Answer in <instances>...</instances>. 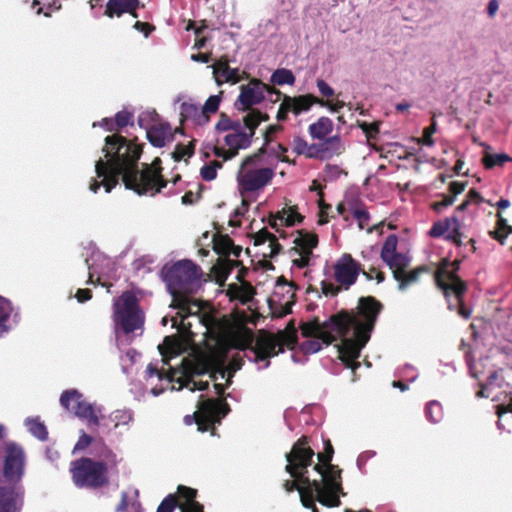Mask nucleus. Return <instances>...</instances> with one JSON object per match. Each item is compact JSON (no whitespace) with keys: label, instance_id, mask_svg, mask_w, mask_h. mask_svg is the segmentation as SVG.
<instances>
[{"label":"nucleus","instance_id":"obj_27","mask_svg":"<svg viewBox=\"0 0 512 512\" xmlns=\"http://www.w3.org/2000/svg\"><path fill=\"white\" fill-rule=\"evenodd\" d=\"M146 137L154 147L162 148L167 141L173 140L171 125L168 122L153 124L147 129Z\"/></svg>","mask_w":512,"mask_h":512},{"label":"nucleus","instance_id":"obj_59","mask_svg":"<svg viewBox=\"0 0 512 512\" xmlns=\"http://www.w3.org/2000/svg\"><path fill=\"white\" fill-rule=\"evenodd\" d=\"M441 405L436 402H430L426 407V416L431 422H438L441 419Z\"/></svg>","mask_w":512,"mask_h":512},{"label":"nucleus","instance_id":"obj_36","mask_svg":"<svg viewBox=\"0 0 512 512\" xmlns=\"http://www.w3.org/2000/svg\"><path fill=\"white\" fill-rule=\"evenodd\" d=\"M466 187L465 182L453 181L449 185L450 195L444 196L442 201L432 204V208L436 212H440L443 208L448 207L454 203L455 197L461 194Z\"/></svg>","mask_w":512,"mask_h":512},{"label":"nucleus","instance_id":"obj_7","mask_svg":"<svg viewBox=\"0 0 512 512\" xmlns=\"http://www.w3.org/2000/svg\"><path fill=\"white\" fill-rule=\"evenodd\" d=\"M397 243V236L389 235L382 246L381 258L391 269L394 279L398 282V288L405 290L416 281V268L407 270L410 258L397 252Z\"/></svg>","mask_w":512,"mask_h":512},{"label":"nucleus","instance_id":"obj_64","mask_svg":"<svg viewBox=\"0 0 512 512\" xmlns=\"http://www.w3.org/2000/svg\"><path fill=\"white\" fill-rule=\"evenodd\" d=\"M316 85L320 94L326 99H329L335 95L334 89L323 79H318Z\"/></svg>","mask_w":512,"mask_h":512},{"label":"nucleus","instance_id":"obj_32","mask_svg":"<svg viewBox=\"0 0 512 512\" xmlns=\"http://www.w3.org/2000/svg\"><path fill=\"white\" fill-rule=\"evenodd\" d=\"M139 0H108L105 15L113 18L120 17L124 13L133 12L139 8Z\"/></svg>","mask_w":512,"mask_h":512},{"label":"nucleus","instance_id":"obj_56","mask_svg":"<svg viewBox=\"0 0 512 512\" xmlns=\"http://www.w3.org/2000/svg\"><path fill=\"white\" fill-rule=\"evenodd\" d=\"M211 67L213 69L214 80L216 81V77L221 78V74L230 68L228 56L222 55Z\"/></svg>","mask_w":512,"mask_h":512},{"label":"nucleus","instance_id":"obj_37","mask_svg":"<svg viewBox=\"0 0 512 512\" xmlns=\"http://www.w3.org/2000/svg\"><path fill=\"white\" fill-rule=\"evenodd\" d=\"M12 311L11 302L0 295V337H3L11 330Z\"/></svg>","mask_w":512,"mask_h":512},{"label":"nucleus","instance_id":"obj_42","mask_svg":"<svg viewBox=\"0 0 512 512\" xmlns=\"http://www.w3.org/2000/svg\"><path fill=\"white\" fill-rule=\"evenodd\" d=\"M223 93V91H220L217 95H211L204 103L201 109L204 115V122L208 123L210 121V115L218 111Z\"/></svg>","mask_w":512,"mask_h":512},{"label":"nucleus","instance_id":"obj_14","mask_svg":"<svg viewBox=\"0 0 512 512\" xmlns=\"http://www.w3.org/2000/svg\"><path fill=\"white\" fill-rule=\"evenodd\" d=\"M26 453L13 441L4 443L3 476L12 485L19 483L25 473Z\"/></svg>","mask_w":512,"mask_h":512},{"label":"nucleus","instance_id":"obj_53","mask_svg":"<svg viewBox=\"0 0 512 512\" xmlns=\"http://www.w3.org/2000/svg\"><path fill=\"white\" fill-rule=\"evenodd\" d=\"M134 115L132 112L127 110H122L116 113L114 117V123L118 127V130L127 127L128 125L133 126Z\"/></svg>","mask_w":512,"mask_h":512},{"label":"nucleus","instance_id":"obj_57","mask_svg":"<svg viewBox=\"0 0 512 512\" xmlns=\"http://www.w3.org/2000/svg\"><path fill=\"white\" fill-rule=\"evenodd\" d=\"M319 225H324L328 223V211L331 209V205L324 201V193H319Z\"/></svg>","mask_w":512,"mask_h":512},{"label":"nucleus","instance_id":"obj_22","mask_svg":"<svg viewBox=\"0 0 512 512\" xmlns=\"http://www.w3.org/2000/svg\"><path fill=\"white\" fill-rule=\"evenodd\" d=\"M263 82L260 79L253 78L248 84L240 86V94L237 97L234 106L238 111L249 113L255 105L260 104L264 99Z\"/></svg>","mask_w":512,"mask_h":512},{"label":"nucleus","instance_id":"obj_33","mask_svg":"<svg viewBox=\"0 0 512 512\" xmlns=\"http://www.w3.org/2000/svg\"><path fill=\"white\" fill-rule=\"evenodd\" d=\"M19 493L13 485L0 486V512H18Z\"/></svg>","mask_w":512,"mask_h":512},{"label":"nucleus","instance_id":"obj_43","mask_svg":"<svg viewBox=\"0 0 512 512\" xmlns=\"http://www.w3.org/2000/svg\"><path fill=\"white\" fill-rule=\"evenodd\" d=\"M132 413L129 410H115L113 411L108 418L105 420L106 423L110 422L113 424L114 429L119 427L120 425H127L132 421Z\"/></svg>","mask_w":512,"mask_h":512},{"label":"nucleus","instance_id":"obj_18","mask_svg":"<svg viewBox=\"0 0 512 512\" xmlns=\"http://www.w3.org/2000/svg\"><path fill=\"white\" fill-rule=\"evenodd\" d=\"M360 273H362L367 280H372L370 273H367L363 266L348 253H344L334 265L335 281L344 290H348L356 283Z\"/></svg>","mask_w":512,"mask_h":512},{"label":"nucleus","instance_id":"obj_29","mask_svg":"<svg viewBox=\"0 0 512 512\" xmlns=\"http://www.w3.org/2000/svg\"><path fill=\"white\" fill-rule=\"evenodd\" d=\"M299 236L294 239L295 246L291 249V251L297 254H304L308 256H313V249L318 246L319 239L316 233H310L305 230L297 231Z\"/></svg>","mask_w":512,"mask_h":512},{"label":"nucleus","instance_id":"obj_9","mask_svg":"<svg viewBox=\"0 0 512 512\" xmlns=\"http://www.w3.org/2000/svg\"><path fill=\"white\" fill-rule=\"evenodd\" d=\"M200 398L202 400L198 403L197 410L192 415H186L183 421L188 426L195 423L200 432L210 430L213 432L214 424L221 422V419L229 413L230 407L224 399H204L203 395Z\"/></svg>","mask_w":512,"mask_h":512},{"label":"nucleus","instance_id":"obj_61","mask_svg":"<svg viewBox=\"0 0 512 512\" xmlns=\"http://www.w3.org/2000/svg\"><path fill=\"white\" fill-rule=\"evenodd\" d=\"M191 307L192 306H186L184 309H180L178 312H177V316L180 317V327L183 331L185 332H189L190 328H191V324L190 323H186L185 320L190 316V315H193L194 313L192 312L191 310Z\"/></svg>","mask_w":512,"mask_h":512},{"label":"nucleus","instance_id":"obj_41","mask_svg":"<svg viewBox=\"0 0 512 512\" xmlns=\"http://www.w3.org/2000/svg\"><path fill=\"white\" fill-rule=\"evenodd\" d=\"M172 297H173V301H172V307L180 310V309H184L186 306H196L198 307V304L194 301V300H191L186 294L189 292L188 290H174V289H169Z\"/></svg>","mask_w":512,"mask_h":512},{"label":"nucleus","instance_id":"obj_55","mask_svg":"<svg viewBox=\"0 0 512 512\" xmlns=\"http://www.w3.org/2000/svg\"><path fill=\"white\" fill-rule=\"evenodd\" d=\"M353 216L358 221L359 229L363 230L368 227L370 214L364 207H357L353 211Z\"/></svg>","mask_w":512,"mask_h":512},{"label":"nucleus","instance_id":"obj_5","mask_svg":"<svg viewBox=\"0 0 512 512\" xmlns=\"http://www.w3.org/2000/svg\"><path fill=\"white\" fill-rule=\"evenodd\" d=\"M213 250L219 255L211 272L218 284L223 285L233 269L241 265L238 258L241 255L242 247L236 245L227 234L215 233L212 238Z\"/></svg>","mask_w":512,"mask_h":512},{"label":"nucleus","instance_id":"obj_12","mask_svg":"<svg viewBox=\"0 0 512 512\" xmlns=\"http://www.w3.org/2000/svg\"><path fill=\"white\" fill-rule=\"evenodd\" d=\"M161 159L156 157L151 164H142V169L137 167L135 185L129 190L135 191L138 195L150 193L152 196L159 193L167 186V180L162 174Z\"/></svg>","mask_w":512,"mask_h":512},{"label":"nucleus","instance_id":"obj_6","mask_svg":"<svg viewBox=\"0 0 512 512\" xmlns=\"http://www.w3.org/2000/svg\"><path fill=\"white\" fill-rule=\"evenodd\" d=\"M113 320L125 334L133 333L144 325L145 315L139 299L132 291L123 292L113 304Z\"/></svg>","mask_w":512,"mask_h":512},{"label":"nucleus","instance_id":"obj_31","mask_svg":"<svg viewBox=\"0 0 512 512\" xmlns=\"http://www.w3.org/2000/svg\"><path fill=\"white\" fill-rule=\"evenodd\" d=\"M162 355V362L169 365V360L178 356L183 351V341L176 335L166 336L163 344L159 346Z\"/></svg>","mask_w":512,"mask_h":512},{"label":"nucleus","instance_id":"obj_19","mask_svg":"<svg viewBox=\"0 0 512 512\" xmlns=\"http://www.w3.org/2000/svg\"><path fill=\"white\" fill-rule=\"evenodd\" d=\"M324 487L325 484L319 481V487L317 490L303 489L300 491L301 504L305 508L311 509L312 512H319L315 504L316 501L329 508L339 507L341 505L340 496H345L346 493L343 489L341 491L330 493L327 492Z\"/></svg>","mask_w":512,"mask_h":512},{"label":"nucleus","instance_id":"obj_48","mask_svg":"<svg viewBox=\"0 0 512 512\" xmlns=\"http://www.w3.org/2000/svg\"><path fill=\"white\" fill-rule=\"evenodd\" d=\"M195 152V140L191 141L189 144L184 145L182 143H178L175 146L174 151L172 152V158L175 162L181 161L184 157L190 158Z\"/></svg>","mask_w":512,"mask_h":512},{"label":"nucleus","instance_id":"obj_23","mask_svg":"<svg viewBox=\"0 0 512 512\" xmlns=\"http://www.w3.org/2000/svg\"><path fill=\"white\" fill-rule=\"evenodd\" d=\"M319 141V143L311 144V149L314 150V154L309 155V159L329 160L334 156L341 155L345 151L339 134Z\"/></svg>","mask_w":512,"mask_h":512},{"label":"nucleus","instance_id":"obj_21","mask_svg":"<svg viewBox=\"0 0 512 512\" xmlns=\"http://www.w3.org/2000/svg\"><path fill=\"white\" fill-rule=\"evenodd\" d=\"M213 365V359L204 354L198 355L192 360L184 358L179 369L181 376L176 379V382L180 385L178 389L180 390L184 387H189L193 376L209 373Z\"/></svg>","mask_w":512,"mask_h":512},{"label":"nucleus","instance_id":"obj_47","mask_svg":"<svg viewBox=\"0 0 512 512\" xmlns=\"http://www.w3.org/2000/svg\"><path fill=\"white\" fill-rule=\"evenodd\" d=\"M436 131H437V123L433 119L432 123L428 127H425L423 129L422 136L418 137V151L423 146H426V147L433 146V144H434L433 135L436 133Z\"/></svg>","mask_w":512,"mask_h":512},{"label":"nucleus","instance_id":"obj_49","mask_svg":"<svg viewBox=\"0 0 512 512\" xmlns=\"http://www.w3.org/2000/svg\"><path fill=\"white\" fill-rule=\"evenodd\" d=\"M232 288L238 290L236 299L240 300L243 304L250 302L255 295V289L248 281H243L240 286H233Z\"/></svg>","mask_w":512,"mask_h":512},{"label":"nucleus","instance_id":"obj_15","mask_svg":"<svg viewBox=\"0 0 512 512\" xmlns=\"http://www.w3.org/2000/svg\"><path fill=\"white\" fill-rule=\"evenodd\" d=\"M197 494V489L179 485L175 494H169L162 500L156 512H173L176 507L181 512H204L203 505L196 500Z\"/></svg>","mask_w":512,"mask_h":512},{"label":"nucleus","instance_id":"obj_58","mask_svg":"<svg viewBox=\"0 0 512 512\" xmlns=\"http://www.w3.org/2000/svg\"><path fill=\"white\" fill-rule=\"evenodd\" d=\"M358 126L364 132L368 140L375 139L379 133V124L377 122L368 123L358 121Z\"/></svg>","mask_w":512,"mask_h":512},{"label":"nucleus","instance_id":"obj_20","mask_svg":"<svg viewBox=\"0 0 512 512\" xmlns=\"http://www.w3.org/2000/svg\"><path fill=\"white\" fill-rule=\"evenodd\" d=\"M273 177L274 171L268 167L251 170L241 167L237 177L239 192L244 196L247 193L261 190L271 182Z\"/></svg>","mask_w":512,"mask_h":512},{"label":"nucleus","instance_id":"obj_54","mask_svg":"<svg viewBox=\"0 0 512 512\" xmlns=\"http://www.w3.org/2000/svg\"><path fill=\"white\" fill-rule=\"evenodd\" d=\"M281 343V347L284 348V346H287L289 349H294L298 342V336L297 334H293V332H286V331H279L277 334H275Z\"/></svg>","mask_w":512,"mask_h":512},{"label":"nucleus","instance_id":"obj_51","mask_svg":"<svg viewBox=\"0 0 512 512\" xmlns=\"http://www.w3.org/2000/svg\"><path fill=\"white\" fill-rule=\"evenodd\" d=\"M293 152L297 155H304L309 158V155L314 154V150L311 149V144L302 138L301 136H295L292 141Z\"/></svg>","mask_w":512,"mask_h":512},{"label":"nucleus","instance_id":"obj_40","mask_svg":"<svg viewBox=\"0 0 512 512\" xmlns=\"http://www.w3.org/2000/svg\"><path fill=\"white\" fill-rule=\"evenodd\" d=\"M295 80L293 72L286 68L276 69L270 77V81L278 86L294 85Z\"/></svg>","mask_w":512,"mask_h":512},{"label":"nucleus","instance_id":"obj_24","mask_svg":"<svg viewBox=\"0 0 512 512\" xmlns=\"http://www.w3.org/2000/svg\"><path fill=\"white\" fill-rule=\"evenodd\" d=\"M251 238L253 239V243L255 246H259L264 244L265 242H269V252H264L263 257L264 258H274L278 254L282 252V246L278 242V238L266 227L261 228L259 231L251 235ZM262 267L267 269H273V265L268 260L264 259L262 261Z\"/></svg>","mask_w":512,"mask_h":512},{"label":"nucleus","instance_id":"obj_11","mask_svg":"<svg viewBox=\"0 0 512 512\" xmlns=\"http://www.w3.org/2000/svg\"><path fill=\"white\" fill-rule=\"evenodd\" d=\"M324 450L317 454L318 463L313 469L319 473V481L325 484V490L333 493L342 490V470L338 465L332 464L334 448L329 439L323 441Z\"/></svg>","mask_w":512,"mask_h":512},{"label":"nucleus","instance_id":"obj_1","mask_svg":"<svg viewBox=\"0 0 512 512\" xmlns=\"http://www.w3.org/2000/svg\"><path fill=\"white\" fill-rule=\"evenodd\" d=\"M383 310V304L373 296H362L358 299L356 309L341 310L321 323L317 317L300 325L303 337L309 338L301 343L305 354H313L322 348V344L330 345L341 338L338 347L339 359L353 373L360 367L358 358L362 349L371 338L377 319Z\"/></svg>","mask_w":512,"mask_h":512},{"label":"nucleus","instance_id":"obj_25","mask_svg":"<svg viewBox=\"0 0 512 512\" xmlns=\"http://www.w3.org/2000/svg\"><path fill=\"white\" fill-rule=\"evenodd\" d=\"M296 290L297 285L294 282H291L285 289H276L274 291L269 304L270 307H272L273 304L279 306L280 310L274 312L278 317H283L292 313V306L296 302Z\"/></svg>","mask_w":512,"mask_h":512},{"label":"nucleus","instance_id":"obj_2","mask_svg":"<svg viewBox=\"0 0 512 512\" xmlns=\"http://www.w3.org/2000/svg\"><path fill=\"white\" fill-rule=\"evenodd\" d=\"M105 145L102 151L105 153L104 161L99 158L95 163V172L100 181L92 179L89 189L96 193L101 186L107 193L119 183L121 177L125 188L129 189L135 185L137 176V164L142 155L143 149L134 140L113 133L105 138Z\"/></svg>","mask_w":512,"mask_h":512},{"label":"nucleus","instance_id":"obj_52","mask_svg":"<svg viewBox=\"0 0 512 512\" xmlns=\"http://www.w3.org/2000/svg\"><path fill=\"white\" fill-rule=\"evenodd\" d=\"M222 168V163L214 160L204 165L200 170V175L205 181H212L217 177V169Z\"/></svg>","mask_w":512,"mask_h":512},{"label":"nucleus","instance_id":"obj_38","mask_svg":"<svg viewBox=\"0 0 512 512\" xmlns=\"http://www.w3.org/2000/svg\"><path fill=\"white\" fill-rule=\"evenodd\" d=\"M146 373L149 377L156 376L159 380L166 379L169 383H172L176 381L175 377L179 374V369L170 367L168 371H165L163 368H159L157 364L149 363L146 367Z\"/></svg>","mask_w":512,"mask_h":512},{"label":"nucleus","instance_id":"obj_16","mask_svg":"<svg viewBox=\"0 0 512 512\" xmlns=\"http://www.w3.org/2000/svg\"><path fill=\"white\" fill-rule=\"evenodd\" d=\"M314 450L310 446V437L303 435L293 445L291 450L285 454L287 464L285 471L289 475H297L296 472L308 475V467L313 463Z\"/></svg>","mask_w":512,"mask_h":512},{"label":"nucleus","instance_id":"obj_50","mask_svg":"<svg viewBox=\"0 0 512 512\" xmlns=\"http://www.w3.org/2000/svg\"><path fill=\"white\" fill-rule=\"evenodd\" d=\"M244 77L240 74L239 68H229L227 71L221 74L220 77H216V84L222 86L224 83H239Z\"/></svg>","mask_w":512,"mask_h":512},{"label":"nucleus","instance_id":"obj_46","mask_svg":"<svg viewBox=\"0 0 512 512\" xmlns=\"http://www.w3.org/2000/svg\"><path fill=\"white\" fill-rule=\"evenodd\" d=\"M26 426L29 432L39 440L45 441L48 438L47 428L38 418L27 419Z\"/></svg>","mask_w":512,"mask_h":512},{"label":"nucleus","instance_id":"obj_30","mask_svg":"<svg viewBox=\"0 0 512 512\" xmlns=\"http://www.w3.org/2000/svg\"><path fill=\"white\" fill-rule=\"evenodd\" d=\"M297 475H290L293 479H287L283 482V489L291 493L295 490L300 491L303 489L317 490L319 487V479H310L308 475L304 473L296 472Z\"/></svg>","mask_w":512,"mask_h":512},{"label":"nucleus","instance_id":"obj_17","mask_svg":"<svg viewBox=\"0 0 512 512\" xmlns=\"http://www.w3.org/2000/svg\"><path fill=\"white\" fill-rule=\"evenodd\" d=\"M252 341L253 336L250 334L248 344L243 345L241 349L249 348L255 354V361H266V367L270 365L269 358L284 352V348L281 347V343L274 333L260 330L256 338L255 346H251Z\"/></svg>","mask_w":512,"mask_h":512},{"label":"nucleus","instance_id":"obj_44","mask_svg":"<svg viewBox=\"0 0 512 512\" xmlns=\"http://www.w3.org/2000/svg\"><path fill=\"white\" fill-rule=\"evenodd\" d=\"M242 126L239 120L231 119L226 113H221L218 122L215 125L217 132L230 133L234 130L240 129Z\"/></svg>","mask_w":512,"mask_h":512},{"label":"nucleus","instance_id":"obj_60","mask_svg":"<svg viewBox=\"0 0 512 512\" xmlns=\"http://www.w3.org/2000/svg\"><path fill=\"white\" fill-rule=\"evenodd\" d=\"M303 219L304 216L297 212V206L288 207V213L285 218V226H294L296 223H301Z\"/></svg>","mask_w":512,"mask_h":512},{"label":"nucleus","instance_id":"obj_13","mask_svg":"<svg viewBox=\"0 0 512 512\" xmlns=\"http://www.w3.org/2000/svg\"><path fill=\"white\" fill-rule=\"evenodd\" d=\"M163 274L168 289L190 291L191 285L199 279L201 270L191 260H181L165 267Z\"/></svg>","mask_w":512,"mask_h":512},{"label":"nucleus","instance_id":"obj_34","mask_svg":"<svg viewBox=\"0 0 512 512\" xmlns=\"http://www.w3.org/2000/svg\"><path fill=\"white\" fill-rule=\"evenodd\" d=\"M334 128L333 121L326 116H321L317 121L308 126V133L313 140H322L330 137Z\"/></svg>","mask_w":512,"mask_h":512},{"label":"nucleus","instance_id":"obj_39","mask_svg":"<svg viewBox=\"0 0 512 512\" xmlns=\"http://www.w3.org/2000/svg\"><path fill=\"white\" fill-rule=\"evenodd\" d=\"M32 7H37V14L50 17L53 12L61 9V3L59 0H33Z\"/></svg>","mask_w":512,"mask_h":512},{"label":"nucleus","instance_id":"obj_3","mask_svg":"<svg viewBox=\"0 0 512 512\" xmlns=\"http://www.w3.org/2000/svg\"><path fill=\"white\" fill-rule=\"evenodd\" d=\"M268 120L269 115L267 113H263L260 110H251L242 119L244 128L241 126L240 129L227 133L224 136L223 141L227 149L215 146L213 153L224 161L231 160L239 154L240 150L248 149L251 146L256 129L262 122Z\"/></svg>","mask_w":512,"mask_h":512},{"label":"nucleus","instance_id":"obj_4","mask_svg":"<svg viewBox=\"0 0 512 512\" xmlns=\"http://www.w3.org/2000/svg\"><path fill=\"white\" fill-rule=\"evenodd\" d=\"M69 470L77 488L98 490L109 484L108 465L103 461L81 457L71 462Z\"/></svg>","mask_w":512,"mask_h":512},{"label":"nucleus","instance_id":"obj_26","mask_svg":"<svg viewBox=\"0 0 512 512\" xmlns=\"http://www.w3.org/2000/svg\"><path fill=\"white\" fill-rule=\"evenodd\" d=\"M461 223L457 217H451L443 222H437L431 228L429 234L433 237H439L446 234L448 240L453 241L457 246L462 244L463 234L460 231Z\"/></svg>","mask_w":512,"mask_h":512},{"label":"nucleus","instance_id":"obj_35","mask_svg":"<svg viewBox=\"0 0 512 512\" xmlns=\"http://www.w3.org/2000/svg\"><path fill=\"white\" fill-rule=\"evenodd\" d=\"M180 119L181 122L192 120L198 125L206 124L204 122V115L198 105L191 102H183L180 106Z\"/></svg>","mask_w":512,"mask_h":512},{"label":"nucleus","instance_id":"obj_63","mask_svg":"<svg viewBox=\"0 0 512 512\" xmlns=\"http://www.w3.org/2000/svg\"><path fill=\"white\" fill-rule=\"evenodd\" d=\"M267 146L268 145H265V143H264L263 146L260 147L256 153H254L253 155L247 156L243 160L241 167L245 168V167L255 164L257 161H259L260 157L266 153Z\"/></svg>","mask_w":512,"mask_h":512},{"label":"nucleus","instance_id":"obj_62","mask_svg":"<svg viewBox=\"0 0 512 512\" xmlns=\"http://www.w3.org/2000/svg\"><path fill=\"white\" fill-rule=\"evenodd\" d=\"M342 287L340 285L336 286L333 283L327 282L325 280L321 281V290L325 296H337L341 291Z\"/></svg>","mask_w":512,"mask_h":512},{"label":"nucleus","instance_id":"obj_10","mask_svg":"<svg viewBox=\"0 0 512 512\" xmlns=\"http://www.w3.org/2000/svg\"><path fill=\"white\" fill-rule=\"evenodd\" d=\"M458 268V262H445L437 268L434 278L438 287L444 292L445 296L450 294L455 296L456 305L458 306V314L464 319H468L471 316V310L466 308L462 302V296L466 290V285L456 275Z\"/></svg>","mask_w":512,"mask_h":512},{"label":"nucleus","instance_id":"obj_45","mask_svg":"<svg viewBox=\"0 0 512 512\" xmlns=\"http://www.w3.org/2000/svg\"><path fill=\"white\" fill-rule=\"evenodd\" d=\"M511 160L512 159L510 158V156L505 153L492 154L488 151L484 152V156L482 159L483 164L488 169L493 168L495 166H503L504 163L511 161Z\"/></svg>","mask_w":512,"mask_h":512},{"label":"nucleus","instance_id":"obj_8","mask_svg":"<svg viewBox=\"0 0 512 512\" xmlns=\"http://www.w3.org/2000/svg\"><path fill=\"white\" fill-rule=\"evenodd\" d=\"M60 403L64 409L73 411L74 414L86 421L89 429L94 431L103 426L110 431L112 428L106 423L102 408L83 399V395L76 389L65 390L60 396Z\"/></svg>","mask_w":512,"mask_h":512},{"label":"nucleus","instance_id":"obj_28","mask_svg":"<svg viewBox=\"0 0 512 512\" xmlns=\"http://www.w3.org/2000/svg\"><path fill=\"white\" fill-rule=\"evenodd\" d=\"M291 113L298 116L304 112H308L313 105L318 104L319 97L313 94H303L298 96L283 95Z\"/></svg>","mask_w":512,"mask_h":512}]
</instances>
